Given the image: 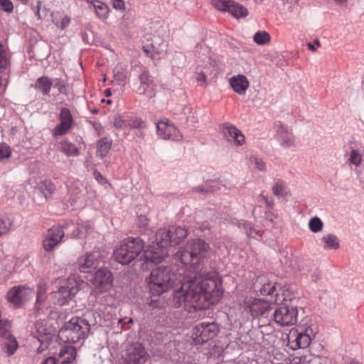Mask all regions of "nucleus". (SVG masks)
<instances>
[{
	"mask_svg": "<svg viewBox=\"0 0 364 364\" xmlns=\"http://www.w3.org/2000/svg\"><path fill=\"white\" fill-rule=\"evenodd\" d=\"M211 249L208 243L201 239L188 241L180 248L178 255L185 265L191 270H186L181 287L173 294L176 306L183 304L196 310L208 309L214 296H220L221 282L218 273L209 270L207 264L210 259Z\"/></svg>",
	"mask_w": 364,
	"mask_h": 364,
	"instance_id": "1",
	"label": "nucleus"
},
{
	"mask_svg": "<svg viewBox=\"0 0 364 364\" xmlns=\"http://www.w3.org/2000/svg\"><path fill=\"white\" fill-rule=\"evenodd\" d=\"M170 245H173L171 231L166 228L158 230L156 233V245L149 247L144 252V262L141 264V268L144 270L148 269L152 264L161 262L168 255L166 249Z\"/></svg>",
	"mask_w": 364,
	"mask_h": 364,
	"instance_id": "2",
	"label": "nucleus"
},
{
	"mask_svg": "<svg viewBox=\"0 0 364 364\" xmlns=\"http://www.w3.org/2000/svg\"><path fill=\"white\" fill-rule=\"evenodd\" d=\"M90 330L85 318L73 317L59 331L58 336L65 343H75L85 339Z\"/></svg>",
	"mask_w": 364,
	"mask_h": 364,
	"instance_id": "3",
	"label": "nucleus"
},
{
	"mask_svg": "<svg viewBox=\"0 0 364 364\" xmlns=\"http://www.w3.org/2000/svg\"><path fill=\"white\" fill-rule=\"evenodd\" d=\"M144 248V241L140 237H128L114 250L113 256L117 262L128 264L140 255Z\"/></svg>",
	"mask_w": 364,
	"mask_h": 364,
	"instance_id": "4",
	"label": "nucleus"
},
{
	"mask_svg": "<svg viewBox=\"0 0 364 364\" xmlns=\"http://www.w3.org/2000/svg\"><path fill=\"white\" fill-rule=\"evenodd\" d=\"M175 275L171 274L168 267H159L153 269L148 282L152 295H160L167 291L173 284Z\"/></svg>",
	"mask_w": 364,
	"mask_h": 364,
	"instance_id": "5",
	"label": "nucleus"
},
{
	"mask_svg": "<svg viewBox=\"0 0 364 364\" xmlns=\"http://www.w3.org/2000/svg\"><path fill=\"white\" fill-rule=\"evenodd\" d=\"M149 360L150 355L142 343L134 342L127 346L124 364H146Z\"/></svg>",
	"mask_w": 364,
	"mask_h": 364,
	"instance_id": "6",
	"label": "nucleus"
},
{
	"mask_svg": "<svg viewBox=\"0 0 364 364\" xmlns=\"http://www.w3.org/2000/svg\"><path fill=\"white\" fill-rule=\"evenodd\" d=\"M89 281L92 285V294L97 296L112 287L113 277L108 269L100 268L91 276Z\"/></svg>",
	"mask_w": 364,
	"mask_h": 364,
	"instance_id": "7",
	"label": "nucleus"
},
{
	"mask_svg": "<svg viewBox=\"0 0 364 364\" xmlns=\"http://www.w3.org/2000/svg\"><path fill=\"white\" fill-rule=\"evenodd\" d=\"M219 326L215 322H201L193 330V340L196 345L203 344L214 338L219 333Z\"/></svg>",
	"mask_w": 364,
	"mask_h": 364,
	"instance_id": "8",
	"label": "nucleus"
},
{
	"mask_svg": "<svg viewBox=\"0 0 364 364\" xmlns=\"http://www.w3.org/2000/svg\"><path fill=\"white\" fill-rule=\"evenodd\" d=\"M273 315L277 324L282 326H292L296 323L298 310L296 306L283 304L275 309Z\"/></svg>",
	"mask_w": 364,
	"mask_h": 364,
	"instance_id": "9",
	"label": "nucleus"
},
{
	"mask_svg": "<svg viewBox=\"0 0 364 364\" xmlns=\"http://www.w3.org/2000/svg\"><path fill=\"white\" fill-rule=\"evenodd\" d=\"M78 284L75 279L69 278L57 291L53 292V297L56 299V304L63 306L77 293Z\"/></svg>",
	"mask_w": 364,
	"mask_h": 364,
	"instance_id": "10",
	"label": "nucleus"
},
{
	"mask_svg": "<svg viewBox=\"0 0 364 364\" xmlns=\"http://www.w3.org/2000/svg\"><path fill=\"white\" fill-rule=\"evenodd\" d=\"M31 293L32 289L26 286H16L12 287L7 292L6 297L9 302L13 304L16 307H19Z\"/></svg>",
	"mask_w": 364,
	"mask_h": 364,
	"instance_id": "11",
	"label": "nucleus"
},
{
	"mask_svg": "<svg viewBox=\"0 0 364 364\" xmlns=\"http://www.w3.org/2000/svg\"><path fill=\"white\" fill-rule=\"evenodd\" d=\"M140 85L136 90V92L139 95H144L148 98H152L156 95V85L153 77L149 73L144 70L139 77Z\"/></svg>",
	"mask_w": 364,
	"mask_h": 364,
	"instance_id": "12",
	"label": "nucleus"
},
{
	"mask_svg": "<svg viewBox=\"0 0 364 364\" xmlns=\"http://www.w3.org/2000/svg\"><path fill=\"white\" fill-rule=\"evenodd\" d=\"M308 331V329H306L304 332L299 333L291 331L288 336V346L289 348L292 350H297L308 347L311 341V336Z\"/></svg>",
	"mask_w": 364,
	"mask_h": 364,
	"instance_id": "13",
	"label": "nucleus"
},
{
	"mask_svg": "<svg viewBox=\"0 0 364 364\" xmlns=\"http://www.w3.org/2000/svg\"><path fill=\"white\" fill-rule=\"evenodd\" d=\"M64 235V231L60 226H53L50 228L43 240L44 249L48 252L52 251Z\"/></svg>",
	"mask_w": 364,
	"mask_h": 364,
	"instance_id": "14",
	"label": "nucleus"
},
{
	"mask_svg": "<svg viewBox=\"0 0 364 364\" xmlns=\"http://www.w3.org/2000/svg\"><path fill=\"white\" fill-rule=\"evenodd\" d=\"M59 118L60 122L53 129V135L55 136L66 134L73 123V116L68 108L63 107L60 109Z\"/></svg>",
	"mask_w": 364,
	"mask_h": 364,
	"instance_id": "15",
	"label": "nucleus"
},
{
	"mask_svg": "<svg viewBox=\"0 0 364 364\" xmlns=\"http://www.w3.org/2000/svg\"><path fill=\"white\" fill-rule=\"evenodd\" d=\"M221 132L224 138L237 146H241L245 143V136L237 127L230 123H225L221 127Z\"/></svg>",
	"mask_w": 364,
	"mask_h": 364,
	"instance_id": "16",
	"label": "nucleus"
},
{
	"mask_svg": "<svg viewBox=\"0 0 364 364\" xmlns=\"http://www.w3.org/2000/svg\"><path fill=\"white\" fill-rule=\"evenodd\" d=\"M274 129L282 146L291 147L294 146V136L291 130L280 121L275 122Z\"/></svg>",
	"mask_w": 364,
	"mask_h": 364,
	"instance_id": "17",
	"label": "nucleus"
},
{
	"mask_svg": "<svg viewBox=\"0 0 364 364\" xmlns=\"http://www.w3.org/2000/svg\"><path fill=\"white\" fill-rule=\"evenodd\" d=\"M156 127L158 134L162 139L178 141L182 138L179 130L173 124L160 121L157 123Z\"/></svg>",
	"mask_w": 364,
	"mask_h": 364,
	"instance_id": "18",
	"label": "nucleus"
},
{
	"mask_svg": "<svg viewBox=\"0 0 364 364\" xmlns=\"http://www.w3.org/2000/svg\"><path fill=\"white\" fill-rule=\"evenodd\" d=\"M98 252L87 253L83 257L78 260V269L80 272L88 273L91 272L98 265L99 259Z\"/></svg>",
	"mask_w": 364,
	"mask_h": 364,
	"instance_id": "19",
	"label": "nucleus"
},
{
	"mask_svg": "<svg viewBox=\"0 0 364 364\" xmlns=\"http://www.w3.org/2000/svg\"><path fill=\"white\" fill-rule=\"evenodd\" d=\"M230 85L235 92L242 95H245L250 86L247 78L243 75H237L230 79Z\"/></svg>",
	"mask_w": 364,
	"mask_h": 364,
	"instance_id": "20",
	"label": "nucleus"
},
{
	"mask_svg": "<svg viewBox=\"0 0 364 364\" xmlns=\"http://www.w3.org/2000/svg\"><path fill=\"white\" fill-rule=\"evenodd\" d=\"M144 52L150 53L151 57L154 58L156 55H160L166 51V44L159 38L154 37L152 42L143 47Z\"/></svg>",
	"mask_w": 364,
	"mask_h": 364,
	"instance_id": "21",
	"label": "nucleus"
},
{
	"mask_svg": "<svg viewBox=\"0 0 364 364\" xmlns=\"http://www.w3.org/2000/svg\"><path fill=\"white\" fill-rule=\"evenodd\" d=\"M77 355L76 349L71 346L61 347L58 354V363L61 364H71Z\"/></svg>",
	"mask_w": 364,
	"mask_h": 364,
	"instance_id": "22",
	"label": "nucleus"
},
{
	"mask_svg": "<svg viewBox=\"0 0 364 364\" xmlns=\"http://www.w3.org/2000/svg\"><path fill=\"white\" fill-rule=\"evenodd\" d=\"M271 309V304L259 299H255L250 306V311L253 316H265L266 313Z\"/></svg>",
	"mask_w": 364,
	"mask_h": 364,
	"instance_id": "23",
	"label": "nucleus"
},
{
	"mask_svg": "<svg viewBox=\"0 0 364 364\" xmlns=\"http://www.w3.org/2000/svg\"><path fill=\"white\" fill-rule=\"evenodd\" d=\"M53 85V80L47 76L38 77L34 84V87L38 90L42 95H49L51 87Z\"/></svg>",
	"mask_w": 364,
	"mask_h": 364,
	"instance_id": "24",
	"label": "nucleus"
},
{
	"mask_svg": "<svg viewBox=\"0 0 364 364\" xmlns=\"http://www.w3.org/2000/svg\"><path fill=\"white\" fill-rule=\"evenodd\" d=\"M223 185L218 180H208L203 185L195 188L196 192L211 193L220 190Z\"/></svg>",
	"mask_w": 364,
	"mask_h": 364,
	"instance_id": "25",
	"label": "nucleus"
},
{
	"mask_svg": "<svg viewBox=\"0 0 364 364\" xmlns=\"http://www.w3.org/2000/svg\"><path fill=\"white\" fill-rule=\"evenodd\" d=\"M14 228V218L7 213L0 214V237L7 234Z\"/></svg>",
	"mask_w": 364,
	"mask_h": 364,
	"instance_id": "26",
	"label": "nucleus"
},
{
	"mask_svg": "<svg viewBox=\"0 0 364 364\" xmlns=\"http://www.w3.org/2000/svg\"><path fill=\"white\" fill-rule=\"evenodd\" d=\"M321 241L323 244V248L326 250H337L340 247V242L338 237L333 234H327L323 235Z\"/></svg>",
	"mask_w": 364,
	"mask_h": 364,
	"instance_id": "27",
	"label": "nucleus"
},
{
	"mask_svg": "<svg viewBox=\"0 0 364 364\" xmlns=\"http://www.w3.org/2000/svg\"><path fill=\"white\" fill-rule=\"evenodd\" d=\"M171 231V238L173 245H178L188 235V231L185 228L181 226H172L169 228Z\"/></svg>",
	"mask_w": 364,
	"mask_h": 364,
	"instance_id": "28",
	"label": "nucleus"
},
{
	"mask_svg": "<svg viewBox=\"0 0 364 364\" xmlns=\"http://www.w3.org/2000/svg\"><path fill=\"white\" fill-rule=\"evenodd\" d=\"M112 141L107 137H104L97 141V155L101 158L106 156L112 147Z\"/></svg>",
	"mask_w": 364,
	"mask_h": 364,
	"instance_id": "29",
	"label": "nucleus"
},
{
	"mask_svg": "<svg viewBox=\"0 0 364 364\" xmlns=\"http://www.w3.org/2000/svg\"><path fill=\"white\" fill-rule=\"evenodd\" d=\"M33 336L38 339L40 338H50L49 332L46 328V323L43 320L37 321L34 324V331L32 332Z\"/></svg>",
	"mask_w": 364,
	"mask_h": 364,
	"instance_id": "30",
	"label": "nucleus"
},
{
	"mask_svg": "<svg viewBox=\"0 0 364 364\" xmlns=\"http://www.w3.org/2000/svg\"><path fill=\"white\" fill-rule=\"evenodd\" d=\"M228 11L237 18L245 17L248 14V11L245 6L232 1H231Z\"/></svg>",
	"mask_w": 364,
	"mask_h": 364,
	"instance_id": "31",
	"label": "nucleus"
},
{
	"mask_svg": "<svg viewBox=\"0 0 364 364\" xmlns=\"http://www.w3.org/2000/svg\"><path fill=\"white\" fill-rule=\"evenodd\" d=\"M38 188L46 199H48L52 196L55 191V185L49 180H45L38 184Z\"/></svg>",
	"mask_w": 364,
	"mask_h": 364,
	"instance_id": "32",
	"label": "nucleus"
},
{
	"mask_svg": "<svg viewBox=\"0 0 364 364\" xmlns=\"http://www.w3.org/2000/svg\"><path fill=\"white\" fill-rule=\"evenodd\" d=\"M61 151L68 156H76L79 155L80 149L75 144L64 141L60 144Z\"/></svg>",
	"mask_w": 364,
	"mask_h": 364,
	"instance_id": "33",
	"label": "nucleus"
},
{
	"mask_svg": "<svg viewBox=\"0 0 364 364\" xmlns=\"http://www.w3.org/2000/svg\"><path fill=\"white\" fill-rule=\"evenodd\" d=\"M46 299V291L44 287L39 286L37 291L35 310L39 312L43 308V303Z\"/></svg>",
	"mask_w": 364,
	"mask_h": 364,
	"instance_id": "34",
	"label": "nucleus"
},
{
	"mask_svg": "<svg viewBox=\"0 0 364 364\" xmlns=\"http://www.w3.org/2000/svg\"><path fill=\"white\" fill-rule=\"evenodd\" d=\"M261 294L262 295H274L276 296L275 301H278L277 296H279V292L277 290V285L274 284H264L260 289Z\"/></svg>",
	"mask_w": 364,
	"mask_h": 364,
	"instance_id": "35",
	"label": "nucleus"
},
{
	"mask_svg": "<svg viewBox=\"0 0 364 364\" xmlns=\"http://www.w3.org/2000/svg\"><path fill=\"white\" fill-rule=\"evenodd\" d=\"M284 189L285 183L284 181L282 179H277L272 188L274 195L279 198L284 196Z\"/></svg>",
	"mask_w": 364,
	"mask_h": 364,
	"instance_id": "36",
	"label": "nucleus"
},
{
	"mask_svg": "<svg viewBox=\"0 0 364 364\" xmlns=\"http://www.w3.org/2000/svg\"><path fill=\"white\" fill-rule=\"evenodd\" d=\"M254 41L258 45H264L269 42L270 36L265 31H258L253 37Z\"/></svg>",
	"mask_w": 364,
	"mask_h": 364,
	"instance_id": "37",
	"label": "nucleus"
},
{
	"mask_svg": "<svg viewBox=\"0 0 364 364\" xmlns=\"http://www.w3.org/2000/svg\"><path fill=\"white\" fill-rule=\"evenodd\" d=\"M127 123H128L127 117H126L123 115H120V114H117V115L114 116L113 124L117 129H127L128 128Z\"/></svg>",
	"mask_w": 364,
	"mask_h": 364,
	"instance_id": "38",
	"label": "nucleus"
},
{
	"mask_svg": "<svg viewBox=\"0 0 364 364\" xmlns=\"http://www.w3.org/2000/svg\"><path fill=\"white\" fill-rule=\"evenodd\" d=\"M309 227L311 232H318L322 230L323 223L319 218L314 217L309 220Z\"/></svg>",
	"mask_w": 364,
	"mask_h": 364,
	"instance_id": "39",
	"label": "nucleus"
},
{
	"mask_svg": "<svg viewBox=\"0 0 364 364\" xmlns=\"http://www.w3.org/2000/svg\"><path fill=\"white\" fill-rule=\"evenodd\" d=\"M10 327L11 325L8 321L0 318V336L4 338H11Z\"/></svg>",
	"mask_w": 364,
	"mask_h": 364,
	"instance_id": "40",
	"label": "nucleus"
},
{
	"mask_svg": "<svg viewBox=\"0 0 364 364\" xmlns=\"http://www.w3.org/2000/svg\"><path fill=\"white\" fill-rule=\"evenodd\" d=\"M250 162L254 166V168L260 171H265L266 164L262 159L256 156H252L250 158Z\"/></svg>",
	"mask_w": 364,
	"mask_h": 364,
	"instance_id": "41",
	"label": "nucleus"
},
{
	"mask_svg": "<svg viewBox=\"0 0 364 364\" xmlns=\"http://www.w3.org/2000/svg\"><path fill=\"white\" fill-rule=\"evenodd\" d=\"M53 85L55 88L58 90V91L65 95H68V84L65 80H63L61 78H55L53 80Z\"/></svg>",
	"mask_w": 364,
	"mask_h": 364,
	"instance_id": "42",
	"label": "nucleus"
},
{
	"mask_svg": "<svg viewBox=\"0 0 364 364\" xmlns=\"http://www.w3.org/2000/svg\"><path fill=\"white\" fill-rule=\"evenodd\" d=\"M94 7L95 9L96 13L100 18H106L108 14V7L107 5L100 1H96L94 4Z\"/></svg>",
	"mask_w": 364,
	"mask_h": 364,
	"instance_id": "43",
	"label": "nucleus"
},
{
	"mask_svg": "<svg viewBox=\"0 0 364 364\" xmlns=\"http://www.w3.org/2000/svg\"><path fill=\"white\" fill-rule=\"evenodd\" d=\"M211 4L215 9L221 11H228L231 1L225 0H210Z\"/></svg>",
	"mask_w": 364,
	"mask_h": 364,
	"instance_id": "44",
	"label": "nucleus"
},
{
	"mask_svg": "<svg viewBox=\"0 0 364 364\" xmlns=\"http://www.w3.org/2000/svg\"><path fill=\"white\" fill-rule=\"evenodd\" d=\"M52 21L57 28L61 30H64L70 24V18L68 16H64L61 18V21H59V19H58L56 17H53L52 18Z\"/></svg>",
	"mask_w": 364,
	"mask_h": 364,
	"instance_id": "45",
	"label": "nucleus"
},
{
	"mask_svg": "<svg viewBox=\"0 0 364 364\" xmlns=\"http://www.w3.org/2000/svg\"><path fill=\"white\" fill-rule=\"evenodd\" d=\"M127 125L129 129H143L144 128V122L138 118L127 117Z\"/></svg>",
	"mask_w": 364,
	"mask_h": 364,
	"instance_id": "46",
	"label": "nucleus"
},
{
	"mask_svg": "<svg viewBox=\"0 0 364 364\" xmlns=\"http://www.w3.org/2000/svg\"><path fill=\"white\" fill-rule=\"evenodd\" d=\"M9 64L6 52L4 46L0 44V73L4 71Z\"/></svg>",
	"mask_w": 364,
	"mask_h": 364,
	"instance_id": "47",
	"label": "nucleus"
},
{
	"mask_svg": "<svg viewBox=\"0 0 364 364\" xmlns=\"http://www.w3.org/2000/svg\"><path fill=\"white\" fill-rule=\"evenodd\" d=\"M36 15L38 16V18L40 19L45 18L48 15H50L53 18L54 17L53 14L50 12L49 9H47L46 7L41 9V4L40 2H38Z\"/></svg>",
	"mask_w": 364,
	"mask_h": 364,
	"instance_id": "48",
	"label": "nucleus"
},
{
	"mask_svg": "<svg viewBox=\"0 0 364 364\" xmlns=\"http://www.w3.org/2000/svg\"><path fill=\"white\" fill-rule=\"evenodd\" d=\"M349 161L356 166L361 164L362 156L358 150L353 149L350 151Z\"/></svg>",
	"mask_w": 364,
	"mask_h": 364,
	"instance_id": "49",
	"label": "nucleus"
},
{
	"mask_svg": "<svg viewBox=\"0 0 364 364\" xmlns=\"http://www.w3.org/2000/svg\"><path fill=\"white\" fill-rule=\"evenodd\" d=\"M9 340V342L5 343V346L7 348V352L9 355H12L16 350L18 344L16 339L11 336V338H6Z\"/></svg>",
	"mask_w": 364,
	"mask_h": 364,
	"instance_id": "50",
	"label": "nucleus"
},
{
	"mask_svg": "<svg viewBox=\"0 0 364 364\" xmlns=\"http://www.w3.org/2000/svg\"><path fill=\"white\" fill-rule=\"evenodd\" d=\"M11 154V149L6 144H0V159L9 158Z\"/></svg>",
	"mask_w": 364,
	"mask_h": 364,
	"instance_id": "51",
	"label": "nucleus"
},
{
	"mask_svg": "<svg viewBox=\"0 0 364 364\" xmlns=\"http://www.w3.org/2000/svg\"><path fill=\"white\" fill-rule=\"evenodd\" d=\"M40 346L37 348V353H41L44 350H46L49 345V341H50V338L46 337L45 338H40L37 339Z\"/></svg>",
	"mask_w": 364,
	"mask_h": 364,
	"instance_id": "52",
	"label": "nucleus"
},
{
	"mask_svg": "<svg viewBox=\"0 0 364 364\" xmlns=\"http://www.w3.org/2000/svg\"><path fill=\"white\" fill-rule=\"evenodd\" d=\"M0 9L10 13L14 9V5L11 0H0Z\"/></svg>",
	"mask_w": 364,
	"mask_h": 364,
	"instance_id": "53",
	"label": "nucleus"
},
{
	"mask_svg": "<svg viewBox=\"0 0 364 364\" xmlns=\"http://www.w3.org/2000/svg\"><path fill=\"white\" fill-rule=\"evenodd\" d=\"M149 223V220L146 215H140L138 216L136 225L139 228H142L146 227Z\"/></svg>",
	"mask_w": 364,
	"mask_h": 364,
	"instance_id": "54",
	"label": "nucleus"
},
{
	"mask_svg": "<svg viewBox=\"0 0 364 364\" xmlns=\"http://www.w3.org/2000/svg\"><path fill=\"white\" fill-rule=\"evenodd\" d=\"M126 77L127 76L125 73L119 71L114 73V80L118 81L119 82H124L126 80Z\"/></svg>",
	"mask_w": 364,
	"mask_h": 364,
	"instance_id": "55",
	"label": "nucleus"
},
{
	"mask_svg": "<svg viewBox=\"0 0 364 364\" xmlns=\"http://www.w3.org/2000/svg\"><path fill=\"white\" fill-rule=\"evenodd\" d=\"M196 80L198 82H201L203 85H206L207 82H206V74H205V73L203 72V71H201V72L198 73L197 74V76H196Z\"/></svg>",
	"mask_w": 364,
	"mask_h": 364,
	"instance_id": "56",
	"label": "nucleus"
},
{
	"mask_svg": "<svg viewBox=\"0 0 364 364\" xmlns=\"http://www.w3.org/2000/svg\"><path fill=\"white\" fill-rule=\"evenodd\" d=\"M196 51L198 53H200V51H203V55H205L208 52V49L204 43H198L196 46Z\"/></svg>",
	"mask_w": 364,
	"mask_h": 364,
	"instance_id": "57",
	"label": "nucleus"
},
{
	"mask_svg": "<svg viewBox=\"0 0 364 364\" xmlns=\"http://www.w3.org/2000/svg\"><path fill=\"white\" fill-rule=\"evenodd\" d=\"M83 235L82 230L80 229V227H77L72 232V237L73 238H79Z\"/></svg>",
	"mask_w": 364,
	"mask_h": 364,
	"instance_id": "58",
	"label": "nucleus"
},
{
	"mask_svg": "<svg viewBox=\"0 0 364 364\" xmlns=\"http://www.w3.org/2000/svg\"><path fill=\"white\" fill-rule=\"evenodd\" d=\"M77 226L80 227V229L82 230L83 235H85L90 229V225L87 223H78Z\"/></svg>",
	"mask_w": 364,
	"mask_h": 364,
	"instance_id": "59",
	"label": "nucleus"
},
{
	"mask_svg": "<svg viewBox=\"0 0 364 364\" xmlns=\"http://www.w3.org/2000/svg\"><path fill=\"white\" fill-rule=\"evenodd\" d=\"M94 176H95V179L98 182H100L101 183H104L106 182V179L102 176V175L99 171H95Z\"/></svg>",
	"mask_w": 364,
	"mask_h": 364,
	"instance_id": "60",
	"label": "nucleus"
},
{
	"mask_svg": "<svg viewBox=\"0 0 364 364\" xmlns=\"http://www.w3.org/2000/svg\"><path fill=\"white\" fill-rule=\"evenodd\" d=\"M124 1L122 0H113V6L117 9H122L124 8Z\"/></svg>",
	"mask_w": 364,
	"mask_h": 364,
	"instance_id": "61",
	"label": "nucleus"
},
{
	"mask_svg": "<svg viewBox=\"0 0 364 364\" xmlns=\"http://www.w3.org/2000/svg\"><path fill=\"white\" fill-rule=\"evenodd\" d=\"M57 361L54 358L49 357L43 362V364H56Z\"/></svg>",
	"mask_w": 364,
	"mask_h": 364,
	"instance_id": "62",
	"label": "nucleus"
},
{
	"mask_svg": "<svg viewBox=\"0 0 364 364\" xmlns=\"http://www.w3.org/2000/svg\"><path fill=\"white\" fill-rule=\"evenodd\" d=\"M262 198H263V199L264 200V203L267 205V206H268L269 208H272L273 207L274 203H273L272 200H269L268 199V198L266 197V196H262Z\"/></svg>",
	"mask_w": 364,
	"mask_h": 364,
	"instance_id": "63",
	"label": "nucleus"
},
{
	"mask_svg": "<svg viewBox=\"0 0 364 364\" xmlns=\"http://www.w3.org/2000/svg\"><path fill=\"white\" fill-rule=\"evenodd\" d=\"M307 46H308L309 50H313V51L316 50L314 45L312 44L311 43H307Z\"/></svg>",
	"mask_w": 364,
	"mask_h": 364,
	"instance_id": "64",
	"label": "nucleus"
}]
</instances>
